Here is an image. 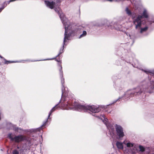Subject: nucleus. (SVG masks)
Masks as SVG:
<instances>
[{"instance_id":"30","label":"nucleus","mask_w":154,"mask_h":154,"mask_svg":"<svg viewBox=\"0 0 154 154\" xmlns=\"http://www.w3.org/2000/svg\"><path fill=\"white\" fill-rule=\"evenodd\" d=\"M9 2H10V1L8 2V3H9Z\"/></svg>"},{"instance_id":"7","label":"nucleus","mask_w":154,"mask_h":154,"mask_svg":"<svg viewBox=\"0 0 154 154\" xmlns=\"http://www.w3.org/2000/svg\"><path fill=\"white\" fill-rule=\"evenodd\" d=\"M25 139V137L22 135H19L13 138L10 136V140H13L17 142L23 140Z\"/></svg>"},{"instance_id":"26","label":"nucleus","mask_w":154,"mask_h":154,"mask_svg":"<svg viewBox=\"0 0 154 154\" xmlns=\"http://www.w3.org/2000/svg\"><path fill=\"white\" fill-rule=\"evenodd\" d=\"M8 150H9V149H8V150H7V154H8Z\"/></svg>"},{"instance_id":"8","label":"nucleus","mask_w":154,"mask_h":154,"mask_svg":"<svg viewBox=\"0 0 154 154\" xmlns=\"http://www.w3.org/2000/svg\"><path fill=\"white\" fill-rule=\"evenodd\" d=\"M124 144L127 147L131 148L134 146L135 144L129 141L125 140L123 142Z\"/></svg>"},{"instance_id":"1","label":"nucleus","mask_w":154,"mask_h":154,"mask_svg":"<svg viewBox=\"0 0 154 154\" xmlns=\"http://www.w3.org/2000/svg\"><path fill=\"white\" fill-rule=\"evenodd\" d=\"M54 10L58 14L62 23L64 26L65 32L63 42V47L67 40H70L71 37L74 35L75 32L79 31L82 28L81 26L74 27L71 25L69 21L66 18L64 14L62 12L59 8H56Z\"/></svg>"},{"instance_id":"9","label":"nucleus","mask_w":154,"mask_h":154,"mask_svg":"<svg viewBox=\"0 0 154 154\" xmlns=\"http://www.w3.org/2000/svg\"><path fill=\"white\" fill-rule=\"evenodd\" d=\"M123 143L121 142L117 141L116 143V145L117 148L119 149L122 150L124 149L123 145Z\"/></svg>"},{"instance_id":"15","label":"nucleus","mask_w":154,"mask_h":154,"mask_svg":"<svg viewBox=\"0 0 154 154\" xmlns=\"http://www.w3.org/2000/svg\"><path fill=\"white\" fill-rule=\"evenodd\" d=\"M10 127V129H13L15 130H18V129L14 125L11 124V123Z\"/></svg>"},{"instance_id":"10","label":"nucleus","mask_w":154,"mask_h":154,"mask_svg":"<svg viewBox=\"0 0 154 154\" xmlns=\"http://www.w3.org/2000/svg\"><path fill=\"white\" fill-rule=\"evenodd\" d=\"M55 106L51 110L50 112L49 113V115L48 116V119H49L50 117V116L51 115L52 113L53 112L55 109L57 108V107H56L57 105Z\"/></svg>"},{"instance_id":"21","label":"nucleus","mask_w":154,"mask_h":154,"mask_svg":"<svg viewBox=\"0 0 154 154\" xmlns=\"http://www.w3.org/2000/svg\"><path fill=\"white\" fill-rule=\"evenodd\" d=\"M61 82L62 84V85H63V83H64V79H61Z\"/></svg>"},{"instance_id":"4","label":"nucleus","mask_w":154,"mask_h":154,"mask_svg":"<svg viewBox=\"0 0 154 154\" xmlns=\"http://www.w3.org/2000/svg\"><path fill=\"white\" fill-rule=\"evenodd\" d=\"M148 15L147 11L144 9L143 14V15H138V17L134 19L133 23L135 26V29L138 31V33L136 36V37H142L143 36V33L146 32L148 29V27L145 26L143 27V23L142 22L144 17L147 18Z\"/></svg>"},{"instance_id":"22","label":"nucleus","mask_w":154,"mask_h":154,"mask_svg":"<svg viewBox=\"0 0 154 154\" xmlns=\"http://www.w3.org/2000/svg\"><path fill=\"white\" fill-rule=\"evenodd\" d=\"M54 58H52V59H45L43 60H51L52 59H54Z\"/></svg>"},{"instance_id":"27","label":"nucleus","mask_w":154,"mask_h":154,"mask_svg":"<svg viewBox=\"0 0 154 154\" xmlns=\"http://www.w3.org/2000/svg\"><path fill=\"white\" fill-rule=\"evenodd\" d=\"M130 38H132V36H131V35H130Z\"/></svg>"},{"instance_id":"28","label":"nucleus","mask_w":154,"mask_h":154,"mask_svg":"<svg viewBox=\"0 0 154 154\" xmlns=\"http://www.w3.org/2000/svg\"><path fill=\"white\" fill-rule=\"evenodd\" d=\"M10 63H13V62H13V61H10Z\"/></svg>"},{"instance_id":"18","label":"nucleus","mask_w":154,"mask_h":154,"mask_svg":"<svg viewBox=\"0 0 154 154\" xmlns=\"http://www.w3.org/2000/svg\"><path fill=\"white\" fill-rule=\"evenodd\" d=\"M13 154H19V152L17 150H15L13 152Z\"/></svg>"},{"instance_id":"17","label":"nucleus","mask_w":154,"mask_h":154,"mask_svg":"<svg viewBox=\"0 0 154 154\" xmlns=\"http://www.w3.org/2000/svg\"><path fill=\"white\" fill-rule=\"evenodd\" d=\"M4 60H5L4 63L5 64H8V63H10V61H7L5 59H4Z\"/></svg>"},{"instance_id":"12","label":"nucleus","mask_w":154,"mask_h":154,"mask_svg":"<svg viewBox=\"0 0 154 154\" xmlns=\"http://www.w3.org/2000/svg\"><path fill=\"white\" fill-rule=\"evenodd\" d=\"M87 35V32L85 31H83V33L79 37V38H81L83 37H84L85 36Z\"/></svg>"},{"instance_id":"16","label":"nucleus","mask_w":154,"mask_h":154,"mask_svg":"<svg viewBox=\"0 0 154 154\" xmlns=\"http://www.w3.org/2000/svg\"><path fill=\"white\" fill-rule=\"evenodd\" d=\"M59 66L60 67V73L61 74V77H62V76H63V74H62L63 71L62 70V67L61 66Z\"/></svg>"},{"instance_id":"13","label":"nucleus","mask_w":154,"mask_h":154,"mask_svg":"<svg viewBox=\"0 0 154 154\" xmlns=\"http://www.w3.org/2000/svg\"><path fill=\"white\" fill-rule=\"evenodd\" d=\"M139 148L140 149V151L141 152H143L145 150V148L141 145L139 146Z\"/></svg>"},{"instance_id":"25","label":"nucleus","mask_w":154,"mask_h":154,"mask_svg":"<svg viewBox=\"0 0 154 154\" xmlns=\"http://www.w3.org/2000/svg\"><path fill=\"white\" fill-rule=\"evenodd\" d=\"M8 137H9L10 138V134H8Z\"/></svg>"},{"instance_id":"3","label":"nucleus","mask_w":154,"mask_h":154,"mask_svg":"<svg viewBox=\"0 0 154 154\" xmlns=\"http://www.w3.org/2000/svg\"><path fill=\"white\" fill-rule=\"evenodd\" d=\"M97 117L102 120L104 123L106 125L112 137H115V135L114 128L116 129V134L119 138H122L125 136L123 128L121 125L108 123V119L104 117V115H101Z\"/></svg>"},{"instance_id":"14","label":"nucleus","mask_w":154,"mask_h":154,"mask_svg":"<svg viewBox=\"0 0 154 154\" xmlns=\"http://www.w3.org/2000/svg\"><path fill=\"white\" fill-rule=\"evenodd\" d=\"M126 12L129 16H131V11L128 8H127L125 10Z\"/></svg>"},{"instance_id":"20","label":"nucleus","mask_w":154,"mask_h":154,"mask_svg":"<svg viewBox=\"0 0 154 154\" xmlns=\"http://www.w3.org/2000/svg\"><path fill=\"white\" fill-rule=\"evenodd\" d=\"M135 66H134V67H135L136 68H139L140 69H141L140 68H139V66L138 65H135Z\"/></svg>"},{"instance_id":"19","label":"nucleus","mask_w":154,"mask_h":154,"mask_svg":"<svg viewBox=\"0 0 154 154\" xmlns=\"http://www.w3.org/2000/svg\"><path fill=\"white\" fill-rule=\"evenodd\" d=\"M2 112L1 109L0 108V120L1 119V116L2 115Z\"/></svg>"},{"instance_id":"11","label":"nucleus","mask_w":154,"mask_h":154,"mask_svg":"<svg viewBox=\"0 0 154 154\" xmlns=\"http://www.w3.org/2000/svg\"><path fill=\"white\" fill-rule=\"evenodd\" d=\"M6 5L7 4L6 3V2H4L3 3V4L2 7H0V13L2 11V10L4 9L5 7L6 6Z\"/></svg>"},{"instance_id":"2","label":"nucleus","mask_w":154,"mask_h":154,"mask_svg":"<svg viewBox=\"0 0 154 154\" xmlns=\"http://www.w3.org/2000/svg\"><path fill=\"white\" fill-rule=\"evenodd\" d=\"M66 94L63 91V88H62V96L65 97L66 99L65 100L66 102L65 104L63 106V109H65L69 110L72 109H76L79 111H89L92 113H97L100 111V109L97 106H95L82 105L76 102H75L73 104H72V100H69L68 95L66 96ZM63 97V96H62ZM63 97H62V99Z\"/></svg>"},{"instance_id":"23","label":"nucleus","mask_w":154,"mask_h":154,"mask_svg":"<svg viewBox=\"0 0 154 154\" xmlns=\"http://www.w3.org/2000/svg\"><path fill=\"white\" fill-rule=\"evenodd\" d=\"M110 2H115V0H107Z\"/></svg>"},{"instance_id":"24","label":"nucleus","mask_w":154,"mask_h":154,"mask_svg":"<svg viewBox=\"0 0 154 154\" xmlns=\"http://www.w3.org/2000/svg\"><path fill=\"white\" fill-rule=\"evenodd\" d=\"M63 49L62 50H60V54L62 53L63 52Z\"/></svg>"},{"instance_id":"29","label":"nucleus","mask_w":154,"mask_h":154,"mask_svg":"<svg viewBox=\"0 0 154 154\" xmlns=\"http://www.w3.org/2000/svg\"><path fill=\"white\" fill-rule=\"evenodd\" d=\"M0 57L1 58H2V56H1L0 55Z\"/></svg>"},{"instance_id":"5","label":"nucleus","mask_w":154,"mask_h":154,"mask_svg":"<svg viewBox=\"0 0 154 154\" xmlns=\"http://www.w3.org/2000/svg\"><path fill=\"white\" fill-rule=\"evenodd\" d=\"M143 71L149 75L152 76L150 79V81L148 83L147 85L137 87L134 89L132 90L134 91V95H135L136 96L138 95L143 91L144 92H148L151 93L152 92L147 90L154 88V73L152 72L151 71L149 70H145Z\"/></svg>"},{"instance_id":"6","label":"nucleus","mask_w":154,"mask_h":154,"mask_svg":"<svg viewBox=\"0 0 154 154\" xmlns=\"http://www.w3.org/2000/svg\"><path fill=\"white\" fill-rule=\"evenodd\" d=\"M134 91L132 90H128L124 93L123 95L122 96L119 97V98L115 102V103L117 101L121 99H129V97H132L134 95Z\"/></svg>"}]
</instances>
